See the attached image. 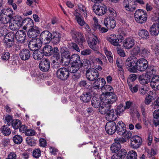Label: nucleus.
I'll return each mask as SVG.
<instances>
[{
	"mask_svg": "<svg viewBox=\"0 0 159 159\" xmlns=\"http://www.w3.org/2000/svg\"><path fill=\"white\" fill-rule=\"evenodd\" d=\"M33 54V58L36 60H39L43 58L44 55L43 52L39 49H34Z\"/></svg>",
	"mask_w": 159,
	"mask_h": 159,
	"instance_id": "obj_38",
	"label": "nucleus"
},
{
	"mask_svg": "<svg viewBox=\"0 0 159 159\" xmlns=\"http://www.w3.org/2000/svg\"><path fill=\"white\" fill-rule=\"evenodd\" d=\"M80 56L76 54H72L67 62V65L70 64H79L80 62Z\"/></svg>",
	"mask_w": 159,
	"mask_h": 159,
	"instance_id": "obj_33",
	"label": "nucleus"
},
{
	"mask_svg": "<svg viewBox=\"0 0 159 159\" xmlns=\"http://www.w3.org/2000/svg\"><path fill=\"white\" fill-rule=\"evenodd\" d=\"M146 70V72L145 74L150 76L151 78L155 74L156 71L154 69V66H148Z\"/></svg>",
	"mask_w": 159,
	"mask_h": 159,
	"instance_id": "obj_47",
	"label": "nucleus"
},
{
	"mask_svg": "<svg viewBox=\"0 0 159 159\" xmlns=\"http://www.w3.org/2000/svg\"><path fill=\"white\" fill-rule=\"evenodd\" d=\"M93 9L97 15L102 16L107 13L108 7L104 4L100 5L95 4L93 6Z\"/></svg>",
	"mask_w": 159,
	"mask_h": 159,
	"instance_id": "obj_8",
	"label": "nucleus"
},
{
	"mask_svg": "<svg viewBox=\"0 0 159 159\" xmlns=\"http://www.w3.org/2000/svg\"><path fill=\"white\" fill-rule=\"evenodd\" d=\"M41 151L39 148L35 149L33 152V156L36 158H38L41 156Z\"/></svg>",
	"mask_w": 159,
	"mask_h": 159,
	"instance_id": "obj_60",
	"label": "nucleus"
},
{
	"mask_svg": "<svg viewBox=\"0 0 159 159\" xmlns=\"http://www.w3.org/2000/svg\"><path fill=\"white\" fill-rule=\"evenodd\" d=\"M52 36V33L48 30H45L41 33L39 39L41 42L45 41H47V43L50 42L51 40Z\"/></svg>",
	"mask_w": 159,
	"mask_h": 159,
	"instance_id": "obj_17",
	"label": "nucleus"
},
{
	"mask_svg": "<svg viewBox=\"0 0 159 159\" xmlns=\"http://www.w3.org/2000/svg\"><path fill=\"white\" fill-rule=\"evenodd\" d=\"M10 22V20L7 19L2 13L0 14V26L2 24H7Z\"/></svg>",
	"mask_w": 159,
	"mask_h": 159,
	"instance_id": "obj_53",
	"label": "nucleus"
},
{
	"mask_svg": "<svg viewBox=\"0 0 159 159\" xmlns=\"http://www.w3.org/2000/svg\"><path fill=\"white\" fill-rule=\"evenodd\" d=\"M70 34L72 39L75 42L79 45L80 47L83 46V43L85 42V39L83 34L81 32L75 30H72Z\"/></svg>",
	"mask_w": 159,
	"mask_h": 159,
	"instance_id": "obj_3",
	"label": "nucleus"
},
{
	"mask_svg": "<svg viewBox=\"0 0 159 159\" xmlns=\"http://www.w3.org/2000/svg\"><path fill=\"white\" fill-rule=\"evenodd\" d=\"M116 153L122 159H123L127 155V152L125 149L122 148L120 149Z\"/></svg>",
	"mask_w": 159,
	"mask_h": 159,
	"instance_id": "obj_56",
	"label": "nucleus"
},
{
	"mask_svg": "<svg viewBox=\"0 0 159 159\" xmlns=\"http://www.w3.org/2000/svg\"><path fill=\"white\" fill-rule=\"evenodd\" d=\"M26 141L30 146H35L36 145V140L34 139V137H27L26 139Z\"/></svg>",
	"mask_w": 159,
	"mask_h": 159,
	"instance_id": "obj_55",
	"label": "nucleus"
},
{
	"mask_svg": "<svg viewBox=\"0 0 159 159\" xmlns=\"http://www.w3.org/2000/svg\"><path fill=\"white\" fill-rule=\"evenodd\" d=\"M40 34L39 29L36 26L28 29L27 34L29 37L32 39H35Z\"/></svg>",
	"mask_w": 159,
	"mask_h": 159,
	"instance_id": "obj_16",
	"label": "nucleus"
},
{
	"mask_svg": "<svg viewBox=\"0 0 159 159\" xmlns=\"http://www.w3.org/2000/svg\"><path fill=\"white\" fill-rule=\"evenodd\" d=\"M104 97L105 100L103 102L109 105L115 102L117 99L116 95L112 92H105Z\"/></svg>",
	"mask_w": 159,
	"mask_h": 159,
	"instance_id": "obj_11",
	"label": "nucleus"
},
{
	"mask_svg": "<svg viewBox=\"0 0 159 159\" xmlns=\"http://www.w3.org/2000/svg\"><path fill=\"white\" fill-rule=\"evenodd\" d=\"M71 65L70 71L72 73H75L81 68L80 66V63L79 64H70Z\"/></svg>",
	"mask_w": 159,
	"mask_h": 159,
	"instance_id": "obj_50",
	"label": "nucleus"
},
{
	"mask_svg": "<svg viewBox=\"0 0 159 159\" xmlns=\"http://www.w3.org/2000/svg\"><path fill=\"white\" fill-rule=\"evenodd\" d=\"M86 76L88 80L93 81L98 78L99 77V73L96 69L89 68L86 70Z\"/></svg>",
	"mask_w": 159,
	"mask_h": 159,
	"instance_id": "obj_9",
	"label": "nucleus"
},
{
	"mask_svg": "<svg viewBox=\"0 0 159 159\" xmlns=\"http://www.w3.org/2000/svg\"><path fill=\"white\" fill-rule=\"evenodd\" d=\"M115 109L116 112H118V116H120L121 114L124 112L125 110L122 104H120Z\"/></svg>",
	"mask_w": 159,
	"mask_h": 159,
	"instance_id": "obj_57",
	"label": "nucleus"
},
{
	"mask_svg": "<svg viewBox=\"0 0 159 159\" xmlns=\"http://www.w3.org/2000/svg\"><path fill=\"white\" fill-rule=\"evenodd\" d=\"M94 80L93 84V87L95 89H99L103 88V87L106 84V81L105 79L102 78H98Z\"/></svg>",
	"mask_w": 159,
	"mask_h": 159,
	"instance_id": "obj_21",
	"label": "nucleus"
},
{
	"mask_svg": "<svg viewBox=\"0 0 159 159\" xmlns=\"http://www.w3.org/2000/svg\"><path fill=\"white\" fill-rule=\"evenodd\" d=\"M23 24V29L24 30H26L27 29H30L36 26L34 25L33 20L30 18H26L24 19Z\"/></svg>",
	"mask_w": 159,
	"mask_h": 159,
	"instance_id": "obj_27",
	"label": "nucleus"
},
{
	"mask_svg": "<svg viewBox=\"0 0 159 159\" xmlns=\"http://www.w3.org/2000/svg\"><path fill=\"white\" fill-rule=\"evenodd\" d=\"M61 34L58 31L52 32L51 42L54 45L58 44L61 40Z\"/></svg>",
	"mask_w": 159,
	"mask_h": 159,
	"instance_id": "obj_19",
	"label": "nucleus"
},
{
	"mask_svg": "<svg viewBox=\"0 0 159 159\" xmlns=\"http://www.w3.org/2000/svg\"><path fill=\"white\" fill-rule=\"evenodd\" d=\"M42 45V42L40 41V39L38 38L32 39L30 41L28 46L30 50L33 51L34 49H33V48H39Z\"/></svg>",
	"mask_w": 159,
	"mask_h": 159,
	"instance_id": "obj_18",
	"label": "nucleus"
},
{
	"mask_svg": "<svg viewBox=\"0 0 159 159\" xmlns=\"http://www.w3.org/2000/svg\"><path fill=\"white\" fill-rule=\"evenodd\" d=\"M136 63V72L137 70L140 71H144L146 70L148 67V62L144 58H140L138 60L137 59Z\"/></svg>",
	"mask_w": 159,
	"mask_h": 159,
	"instance_id": "obj_10",
	"label": "nucleus"
},
{
	"mask_svg": "<svg viewBox=\"0 0 159 159\" xmlns=\"http://www.w3.org/2000/svg\"><path fill=\"white\" fill-rule=\"evenodd\" d=\"M4 45L6 48H11L14 44L15 41H11L10 40L4 39L2 40Z\"/></svg>",
	"mask_w": 159,
	"mask_h": 159,
	"instance_id": "obj_48",
	"label": "nucleus"
},
{
	"mask_svg": "<svg viewBox=\"0 0 159 159\" xmlns=\"http://www.w3.org/2000/svg\"><path fill=\"white\" fill-rule=\"evenodd\" d=\"M70 75L69 69L65 67L57 69L56 72L57 77L63 81L67 80L70 77Z\"/></svg>",
	"mask_w": 159,
	"mask_h": 159,
	"instance_id": "obj_6",
	"label": "nucleus"
},
{
	"mask_svg": "<svg viewBox=\"0 0 159 159\" xmlns=\"http://www.w3.org/2000/svg\"><path fill=\"white\" fill-rule=\"evenodd\" d=\"M103 102L102 100L99 98H98L96 96H93L91 101V104L93 107L95 108L99 107L101 105V102Z\"/></svg>",
	"mask_w": 159,
	"mask_h": 159,
	"instance_id": "obj_40",
	"label": "nucleus"
},
{
	"mask_svg": "<svg viewBox=\"0 0 159 159\" xmlns=\"http://www.w3.org/2000/svg\"><path fill=\"white\" fill-rule=\"evenodd\" d=\"M104 24L107 29L110 30L113 29L115 27L116 22L114 19L107 17L104 20Z\"/></svg>",
	"mask_w": 159,
	"mask_h": 159,
	"instance_id": "obj_20",
	"label": "nucleus"
},
{
	"mask_svg": "<svg viewBox=\"0 0 159 159\" xmlns=\"http://www.w3.org/2000/svg\"><path fill=\"white\" fill-rule=\"evenodd\" d=\"M1 13L7 19L10 20V21L13 18V12L11 8H8L7 9L2 10L1 11Z\"/></svg>",
	"mask_w": 159,
	"mask_h": 159,
	"instance_id": "obj_32",
	"label": "nucleus"
},
{
	"mask_svg": "<svg viewBox=\"0 0 159 159\" xmlns=\"http://www.w3.org/2000/svg\"><path fill=\"white\" fill-rule=\"evenodd\" d=\"M14 21H15V23L19 27H21V26L23 25L24 19L20 16H16L14 18H13Z\"/></svg>",
	"mask_w": 159,
	"mask_h": 159,
	"instance_id": "obj_45",
	"label": "nucleus"
},
{
	"mask_svg": "<svg viewBox=\"0 0 159 159\" xmlns=\"http://www.w3.org/2000/svg\"><path fill=\"white\" fill-rule=\"evenodd\" d=\"M55 59L53 60L52 61V65L54 69H56L59 68L61 64H64L62 63L60 59V54L58 55L57 58L56 57H53Z\"/></svg>",
	"mask_w": 159,
	"mask_h": 159,
	"instance_id": "obj_39",
	"label": "nucleus"
},
{
	"mask_svg": "<svg viewBox=\"0 0 159 159\" xmlns=\"http://www.w3.org/2000/svg\"><path fill=\"white\" fill-rule=\"evenodd\" d=\"M121 144L115 141V142L111 146L110 149L112 152L116 153L121 148Z\"/></svg>",
	"mask_w": 159,
	"mask_h": 159,
	"instance_id": "obj_43",
	"label": "nucleus"
},
{
	"mask_svg": "<svg viewBox=\"0 0 159 159\" xmlns=\"http://www.w3.org/2000/svg\"><path fill=\"white\" fill-rule=\"evenodd\" d=\"M117 133L120 135H122L126 130V125L122 121H119L116 125Z\"/></svg>",
	"mask_w": 159,
	"mask_h": 159,
	"instance_id": "obj_24",
	"label": "nucleus"
},
{
	"mask_svg": "<svg viewBox=\"0 0 159 159\" xmlns=\"http://www.w3.org/2000/svg\"><path fill=\"white\" fill-rule=\"evenodd\" d=\"M150 85L155 90L159 89V76L154 75L152 77Z\"/></svg>",
	"mask_w": 159,
	"mask_h": 159,
	"instance_id": "obj_25",
	"label": "nucleus"
},
{
	"mask_svg": "<svg viewBox=\"0 0 159 159\" xmlns=\"http://www.w3.org/2000/svg\"><path fill=\"white\" fill-rule=\"evenodd\" d=\"M107 14L108 15V18H112L115 19L116 17L117 14L116 11L112 8L108 7Z\"/></svg>",
	"mask_w": 159,
	"mask_h": 159,
	"instance_id": "obj_44",
	"label": "nucleus"
},
{
	"mask_svg": "<svg viewBox=\"0 0 159 159\" xmlns=\"http://www.w3.org/2000/svg\"><path fill=\"white\" fill-rule=\"evenodd\" d=\"M40 70L43 72H47L50 69V62L48 58H43L39 64Z\"/></svg>",
	"mask_w": 159,
	"mask_h": 159,
	"instance_id": "obj_15",
	"label": "nucleus"
},
{
	"mask_svg": "<svg viewBox=\"0 0 159 159\" xmlns=\"http://www.w3.org/2000/svg\"><path fill=\"white\" fill-rule=\"evenodd\" d=\"M137 155L136 152L134 150L129 151L127 154V159H137Z\"/></svg>",
	"mask_w": 159,
	"mask_h": 159,
	"instance_id": "obj_49",
	"label": "nucleus"
},
{
	"mask_svg": "<svg viewBox=\"0 0 159 159\" xmlns=\"http://www.w3.org/2000/svg\"><path fill=\"white\" fill-rule=\"evenodd\" d=\"M20 59L23 61L28 60L31 56L30 51L28 49H22L19 53Z\"/></svg>",
	"mask_w": 159,
	"mask_h": 159,
	"instance_id": "obj_29",
	"label": "nucleus"
},
{
	"mask_svg": "<svg viewBox=\"0 0 159 159\" xmlns=\"http://www.w3.org/2000/svg\"><path fill=\"white\" fill-rule=\"evenodd\" d=\"M61 61L64 65L67 66V62L71 56V54L69 49L66 47H63L61 48Z\"/></svg>",
	"mask_w": 159,
	"mask_h": 159,
	"instance_id": "obj_5",
	"label": "nucleus"
},
{
	"mask_svg": "<svg viewBox=\"0 0 159 159\" xmlns=\"http://www.w3.org/2000/svg\"><path fill=\"white\" fill-rule=\"evenodd\" d=\"M7 30L5 27L2 26L0 27V37L3 36L4 37L7 34Z\"/></svg>",
	"mask_w": 159,
	"mask_h": 159,
	"instance_id": "obj_61",
	"label": "nucleus"
},
{
	"mask_svg": "<svg viewBox=\"0 0 159 159\" xmlns=\"http://www.w3.org/2000/svg\"><path fill=\"white\" fill-rule=\"evenodd\" d=\"M152 78L150 76L148 75L145 74H142L139 76L138 80L140 83L142 84H148Z\"/></svg>",
	"mask_w": 159,
	"mask_h": 159,
	"instance_id": "obj_31",
	"label": "nucleus"
},
{
	"mask_svg": "<svg viewBox=\"0 0 159 159\" xmlns=\"http://www.w3.org/2000/svg\"><path fill=\"white\" fill-rule=\"evenodd\" d=\"M10 57V53L7 52H4L1 57L2 59L4 61L8 60Z\"/></svg>",
	"mask_w": 159,
	"mask_h": 159,
	"instance_id": "obj_63",
	"label": "nucleus"
},
{
	"mask_svg": "<svg viewBox=\"0 0 159 159\" xmlns=\"http://www.w3.org/2000/svg\"><path fill=\"white\" fill-rule=\"evenodd\" d=\"M92 97V91L89 90L84 92L80 96V99L84 103H88L90 101Z\"/></svg>",
	"mask_w": 159,
	"mask_h": 159,
	"instance_id": "obj_23",
	"label": "nucleus"
},
{
	"mask_svg": "<svg viewBox=\"0 0 159 159\" xmlns=\"http://www.w3.org/2000/svg\"><path fill=\"white\" fill-rule=\"evenodd\" d=\"M21 124V121L19 120H14L12 121L11 125L15 129H18Z\"/></svg>",
	"mask_w": 159,
	"mask_h": 159,
	"instance_id": "obj_51",
	"label": "nucleus"
},
{
	"mask_svg": "<svg viewBox=\"0 0 159 159\" xmlns=\"http://www.w3.org/2000/svg\"><path fill=\"white\" fill-rule=\"evenodd\" d=\"M7 37H8V38H7L4 37V38L6 39L10 40L11 41H14V39L16 38V35L14 32L11 31L7 33Z\"/></svg>",
	"mask_w": 159,
	"mask_h": 159,
	"instance_id": "obj_58",
	"label": "nucleus"
},
{
	"mask_svg": "<svg viewBox=\"0 0 159 159\" xmlns=\"http://www.w3.org/2000/svg\"><path fill=\"white\" fill-rule=\"evenodd\" d=\"M134 19L138 23L143 24L147 21L148 15L146 11L142 9L136 10L134 14Z\"/></svg>",
	"mask_w": 159,
	"mask_h": 159,
	"instance_id": "obj_2",
	"label": "nucleus"
},
{
	"mask_svg": "<svg viewBox=\"0 0 159 159\" xmlns=\"http://www.w3.org/2000/svg\"><path fill=\"white\" fill-rule=\"evenodd\" d=\"M156 98L155 92H150L148 95L145 99L144 102L146 105H149Z\"/></svg>",
	"mask_w": 159,
	"mask_h": 159,
	"instance_id": "obj_41",
	"label": "nucleus"
},
{
	"mask_svg": "<svg viewBox=\"0 0 159 159\" xmlns=\"http://www.w3.org/2000/svg\"><path fill=\"white\" fill-rule=\"evenodd\" d=\"M123 36L120 34H111L107 38V40L112 45L117 47L120 45V42L123 39Z\"/></svg>",
	"mask_w": 159,
	"mask_h": 159,
	"instance_id": "obj_7",
	"label": "nucleus"
},
{
	"mask_svg": "<svg viewBox=\"0 0 159 159\" xmlns=\"http://www.w3.org/2000/svg\"><path fill=\"white\" fill-rule=\"evenodd\" d=\"M16 39L17 41L21 43H25V39L26 33L23 30H20L17 31L16 34Z\"/></svg>",
	"mask_w": 159,
	"mask_h": 159,
	"instance_id": "obj_22",
	"label": "nucleus"
},
{
	"mask_svg": "<svg viewBox=\"0 0 159 159\" xmlns=\"http://www.w3.org/2000/svg\"><path fill=\"white\" fill-rule=\"evenodd\" d=\"M157 23L154 24L151 26L149 29V31L151 35L153 36H156L159 33V18L157 20Z\"/></svg>",
	"mask_w": 159,
	"mask_h": 159,
	"instance_id": "obj_26",
	"label": "nucleus"
},
{
	"mask_svg": "<svg viewBox=\"0 0 159 159\" xmlns=\"http://www.w3.org/2000/svg\"><path fill=\"white\" fill-rule=\"evenodd\" d=\"M123 5L126 10L130 11H133L136 8L134 0H124Z\"/></svg>",
	"mask_w": 159,
	"mask_h": 159,
	"instance_id": "obj_12",
	"label": "nucleus"
},
{
	"mask_svg": "<svg viewBox=\"0 0 159 159\" xmlns=\"http://www.w3.org/2000/svg\"><path fill=\"white\" fill-rule=\"evenodd\" d=\"M138 34L144 40L148 39L150 36L148 32L146 30L143 29L139 30Z\"/></svg>",
	"mask_w": 159,
	"mask_h": 159,
	"instance_id": "obj_37",
	"label": "nucleus"
},
{
	"mask_svg": "<svg viewBox=\"0 0 159 159\" xmlns=\"http://www.w3.org/2000/svg\"><path fill=\"white\" fill-rule=\"evenodd\" d=\"M13 140L15 143L16 144H20L22 141L23 138L22 136L17 134L15 135L13 137Z\"/></svg>",
	"mask_w": 159,
	"mask_h": 159,
	"instance_id": "obj_52",
	"label": "nucleus"
},
{
	"mask_svg": "<svg viewBox=\"0 0 159 159\" xmlns=\"http://www.w3.org/2000/svg\"><path fill=\"white\" fill-rule=\"evenodd\" d=\"M116 124L114 121H112L107 123L105 125V130L107 134L109 135L114 134L116 129Z\"/></svg>",
	"mask_w": 159,
	"mask_h": 159,
	"instance_id": "obj_13",
	"label": "nucleus"
},
{
	"mask_svg": "<svg viewBox=\"0 0 159 159\" xmlns=\"http://www.w3.org/2000/svg\"><path fill=\"white\" fill-rule=\"evenodd\" d=\"M135 40L132 37H129L125 39L123 43V46L127 49L132 48L134 46Z\"/></svg>",
	"mask_w": 159,
	"mask_h": 159,
	"instance_id": "obj_28",
	"label": "nucleus"
},
{
	"mask_svg": "<svg viewBox=\"0 0 159 159\" xmlns=\"http://www.w3.org/2000/svg\"><path fill=\"white\" fill-rule=\"evenodd\" d=\"M42 51L44 56L49 57L52 56L53 57L57 58L58 55L60 53V51L57 47H52L49 45H45L43 48Z\"/></svg>",
	"mask_w": 159,
	"mask_h": 159,
	"instance_id": "obj_1",
	"label": "nucleus"
},
{
	"mask_svg": "<svg viewBox=\"0 0 159 159\" xmlns=\"http://www.w3.org/2000/svg\"><path fill=\"white\" fill-rule=\"evenodd\" d=\"M79 63L81 68L83 67L86 69H88L90 68L92 65L90 61L87 59H84L83 62L80 61Z\"/></svg>",
	"mask_w": 159,
	"mask_h": 159,
	"instance_id": "obj_46",
	"label": "nucleus"
},
{
	"mask_svg": "<svg viewBox=\"0 0 159 159\" xmlns=\"http://www.w3.org/2000/svg\"><path fill=\"white\" fill-rule=\"evenodd\" d=\"M25 134L27 136H32L35 135L36 132L34 130L30 129L25 131Z\"/></svg>",
	"mask_w": 159,
	"mask_h": 159,
	"instance_id": "obj_64",
	"label": "nucleus"
},
{
	"mask_svg": "<svg viewBox=\"0 0 159 159\" xmlns=\"http://www.w3.org/2000/svg\"><path fill=\"white\" fill-rule=\"evenodd\" d=\"M109 109L106 116L107 118H108L113 121V120H116L118 116V112H116L115 109Z\"/></svg>",
	"mask_w": 159,
	"mask_h": 159,
	"instance_id": "obj_34",
	"label": "nucleus"
},
{
	"mask_svg": "<svg viewBox=\"0 0 159 159\" xmlns=\"http://www.w3.org/2000/svg\"><path fill=\"white\" fill-rule=\"evenodd\" d=\"M140 53L143 57H146L148 56L150 53V50L148 48H142L140 50Z\"/></svg>",
	"mask_w": 159,
	"mask_h": 159,
	"instance_id": "obj_59",
	"label": "nucleus"
},
{
	"mask_svg": "<svg viewBox=\"0 0 159 159\" xmlns=\"http://www.w3.org/2000/svg\"><path fill=\"white\" fill-rule=\"evenodd\" d=\"M98 38L96 36L89 38L87 40V42L89 47L94 51H97V48L96 47L97 40Z\"/></svg>",
	"mask_w": 159,
	"mask_h": 159,
	"instance_id": "obj_30",
	"label": "nucleus"
},
{
	"mask_svg": "<svg viewBox=\"0 0 159 159\" xmlns=\"http://www.w3.org/2000/svg\"><path fill=\"white\" fill-rule=\"evenodd\" d=\"M78 7L80 12L82 11L83 14L84 15V17L85 18L87 17V11L85 6L81 3H79L78 5Z\"/></svg>",
	"mask_w": 159,
	"mask_h": 159,
	"instance_id": "obj_54",
	"label": "nucleus"
},
{
	"mask_svg": "<svg viewBox=\"0 0 159 159\" xmlns=\"http://www.w3.org/2000/svg\"><path fill=\"white\" fill-rule=\"evenodd\" d=\"M74 14L75 17V19L77 22L80 26H83L84 24H86L83 18L82 17L80 13H79L75 10Z\"/></svg>",
	"mask_w": 159,
	"mask_h": 159,
	"instance_id": "obj_36",
	"label": "nucleus"
},
{
	"mask_svg": "<svg viewBox=\"0 0 159 159\" xmlns=\"http://www.w3.org/2000/svg\"><path fill=\"white\" fill-rule=\"evenodd\" d=\"M137 58L133 57H129L126 60L125 66L128 70L130 72H136V65Z\"/></svg>",
	"mask_w": 159,
	"mask_h": 159,
	"instance_id": "obj_4",
	"label": "nucleus"
},
{
	"mask_svg": "<svg viewBox=\"0 0 159 159\" xmlns=\"http://www.w3.org/2000/svg\"><path fill=\"white\" fill-rule=\"evenodd\" d=\"M108 104L104 103L103 102L99 107V110L100 113L102 114H106L108 111L109 109H111V105L107 106Z\"/></svg>",
	"mask_w": 159,
	"mask_h": 159,
	"instance_id": "obj_35",
	"label": "nucleus"
},
{
	"mask_svg": "<svg viewBox=\"0 0 159 159\" xmlns=\"http://www.w3.org/2000/svg\"><path fill=\"white\" fill-rule=\"evenodd\" d=\"M131 145L133 148L137 149L139 148L141 145L142 138L137 135L132 136L131 138Z\"/></svg>",
	"mask_w": 159,
	"mask_h": 159,
	"instance_id": "obj_14",
	"label": "nucleus"
},
{
	"mask_svg": "<svg viewBox=\"0 0 159 159\" xmlns=\"http://www.w3.org/2000/svg\"><path fill=\"white\" fill-rule=\"evenodd\" d=\"M2 133L5 136L9 135L11 133L10 129L7 125L2 126L0 129Z\"/></svg>",
	"mask_w": 159,
	"mask_h": 159,
	"instance_id": "obj_42",
	"label": "nucleus"
},
{
	"mask_svg": "<svg viewBox=\"0 0 159 159\" xmlns=\"http://www.w3.org/2000/svg\"><path fill=\"white\" fill-rule=\"evenodd\" d=\"M116 51L118 54L120 56L122 57L125 56V53L124 50L121 48L120 45L116 47Z\"/></svg>",
	"mask_w": 159,
	"mask_h": 159,
	"instance_id": "obj_62",
	"label": "nucleus"
}]
</instances>
